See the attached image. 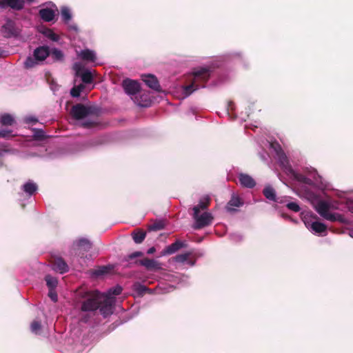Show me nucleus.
I'll return each mask as SVG.
<instances>
[{
	"instance_id": "6e6552de",
	"label": "nucleus",
	"mask_w": 353,
	"mask_h": 353,
	"mask_svg": "<svg viewBox=\"0 0 353 353\" xmlns=\"http://www.w3.org/2000/svg\"><path fill=\"white\" fill-rule=\"evenodd\" d=\"M75 76L80 77L83 83H90L92 82L93 75L92 72L84 69L83 65L80 62H76L72 65Z\"/></svg>"
},
{
	"instance_id": "f8f14e48",
	"label": "nucleus",
	"mask_w": 353,
	"mask_h": 353,
	"mask_svg": "<svg viewBox=\"0 0 353 353\" xmlns=\"http://www.w3.org/2000/svg\"><path fill=\"white\" fill-rule=\"evenodd\" d=\"M141 79L149 88H161L157 77L152 74H141Z\"/></svg>"
},
{
	"instance_id": "864d4df0",
	"label": "nucleus",
	"mask_w": 353,
	"mask_h": 353,
	"mask_svg": "<svg viewBox=\"0 0 353 353\" xmlns=\"http://www.w3.org/2000/svg\"><path fill=\"white\" fill-rule=\"evenodd\" d=\"M152 228L153 230H160L162 228V226L161 224H154L152 226Z\"/></svg>"
},
{
	"instance_id": "a211bd4d",
	"label": "nucleus",
	"mask_w": 353,
	"mask_h": 353,
	"mask_svg": "<svg viewBox=\"0 0 353 353\" xmlns=\"http://www.w3.org/2000/svg\"><path fill=\"white\" fill-rule=\"evenodd\" d=\"M78 56L83 60L87 62H94L97 60V56L94 51L90 49H85L81 50Z\"/></svg>"
},
{
	"instance_id": "7ed1b4c3",
	"label": "nucleus",
	"mask_w": 353,
	"mask_h": 353,
	"mask_svg": "<svg viewBox=\"0 0 353 353\" xmlns=\"http://www.w3.org/2000/svg\"><path fill=\"white\" fill-rule=\"evenodd\" d=\"M93 112L92 108L80 104L73 106L71 111L72 117L79 122L81 125L86 128L94 126L97 123Z\"/></svg>"
},
{
	"instance_id": "412c9836",
	"label": "nucleus",
	"mask_w": 353,
	"mask_h": 353,
	"mask_svg": "<svg viewBox=\"0 0 353 353\" xmlns=\"http://www.w3.org/2000/svg\"><path fill=\"white\" fill-rule=\"evenodd\" d=\"M243 205L240 198L236 196H232L230 201L228 202L226 210L228 212H232L236 210V208H239Z\"/></svg>"
},
{
	"instance_id": "a878e982",
	"label": "nucleus",
	"mask_w": 353,
	"mask_h": 353,
	"mask_svg": "<svg viewBox=\"0 0 353 353\" xmlns=\"http://www.w3.org/2000/svg\"><path fill=\"white\" fill-rule=\"evenodd\" d=\"M194 90H173V92L172 94L174 95V97L179 99H184L189 97L192 93V91Z\"/></svg>"
},
{
	"instance_id": "9b49d317",
	"label": "nucleus",
	"mask_w": 353,
	"mask_h": 353,
	"mask_svg": "<svg viewBox=\"0 0 353 353\" xmlns=\"http://www.w3.org/2000/svg\"><path fill=\"white\" fill-rule=\"evenodd\" d=\"M139 263L150 271H158L163 269L162 263L155 259L145 258L140 260Z\"/></svg>"
},
{
	"instance_id": "ddd939ff",
	"label": "nucleus",
	"mask_w": 353,
	"mask_h": 353,
	"mask_svg": "<svg viewBox=\"0 0 353 353\" xmlns=\"http://www.w3.org/2000/svg\"><path fill=\"white\" fill-rule=\"evenodd\" d=\"M185 246V244L181 241H176L174 243L167 246L161 253V256L170 255L175 253L181 248Z\"/></svg>"
},
{
	"instance_id": "39448f33",
	"label": "nucleus",
	"mask_w": 353,
	"mask_h": 353,
	"mask_svg": "<svg viewBox=\"0 0 353 353\" xmlns=\"http://www.w3.org/2000/svg\"><path fill=\"white\" fill-rule=\"evenodd\" d=\"M332 208L334 209H339V208L334 204L329 203L325 201H320L316 205V210L317 212L325 219L334 222L339 221L341 223L345 222L344 217L339 214L330 212V209Z\"/></svg>"
},
{
	"instance_id": "b1692460",
	"label": "nucleus",
	"mask_w": 353,
	"mask_h": 353,
	"mask_svg": "<svg viewBox=\"0 0 353 353\" xmlns=\"http://www.w3.org/2000/svg\"><path fill=\"white\" fill-rule=\"evenodd\" d=\"M22 190L28 194V196H32L37 190V185L35 183L32 181L26 182L23 186Z\"/></svg>"
},
{
	"instance_id": "052dcab7",
	"label": "nucleus",
	"mask_w": 353,
	"mask_h": 353,
	"mask_svg": "<svg viewBox=\"0 0 353 353\" xmlns=\"http://www.w3.org/2000/svg\"><path fill=\"white\" fill-rule=\"evenodd\" d=\"M349 234L352 238H353V230H350Z\"/></svg>"
},
{
	"instance_id": "f704fd0d",
	"label": "nucleus",
	"mask_w": 353,
	"mask_h": 353,
	"mask_svg": "<svg viewBox=\"0 0 353 353\" xmlns=\"http://www.w3.org/2000/svg\"><path fill=\"white\" fill-rule=\"evenodd\" d=\"M210 203V197L208 196H203L199 201V204L195 207L199 208V212L201 210H205Z\"/></svg>"
},
{
	"instance_id": "c756f323",
	"label": "nucleus",
	"mask_w": 353,
	"mask_h": 353,
	"mask_svg": "<svg viewBox=\"0 0 353 353\" xmlns=\"http://www.w3.org/2000/svg\"><path fill=\"white\" fill-rule=\"evenodd\" d=\"M50 55L54 61H63L64 57L62 51L57 48H53L51 51L50 50Z\"/></svg>"
},
{
	"instance_id": "7c9ffc66",
	"label": "nucleus",
	"mask_w": 353,
	"mask_h": 353,
	"mask_svg": "<svg viewBox=\"0 0 353 353\" xmlns=\"http://www.w3.org/2000/svg\"><path fill=\"white\" fill-rule=\"evenodd\" d=\"M145 238V232L142 231L132 233V239L136 243H141Z\"/></svg>"
},
{
	"instance_id": "c9c22d12",
	"label": "nucleus",
	"mask_w": 353,
	"mask_h": 353,
	"mask_svg": "<svg viewBox=\"0 0 353 353\" xmlns=\"http://www.w3.org/2000/svg\"><path fill=\"white\" fill-rule=\"evenodd\" d=\"M43 34L49 39L53 41H57L59 39V35L55 34L51 29H46L43 32Z\"/></svg>"
},
{
	"instance_id": "f257e3e1",
	"label": "nucleus",
	"mask_w": 353,
	"mask_h": 353,
	"mask_svg": "<svg viewBox=\"0 0 353 353\" xmlns=\"http://www.w3.org/2000/svg\"><path fill=\"white\" fill-rule=\"evenodd\" d=\"M77 296L81 299L82 312H94L98 308L101 314L107 317L113 313L114 297L105 296L98 291L79 290Z\"/></svg>"
},
{
	"instance_id": "0eeeda50",
	"label": "nucleus",
	"mask_w": 353,
	"mask_h": 353,
	"mask_svg": "<svg viewBox=\"0 0 353 353\" xmlns=\"http://www.w3.org/2000/svg\"><path fill=\"white\" fill-rule=\"evenodd\" d=\"M193 218L195 223L193 228L196 230H199L210 225L213 220V216L210 212H205L202 214H199V208H193Z\"/></svg>"
},
{
	"instance_id": "4468645a",
	"label": "nucleus",
	"mask_w": 353,
	"mask_h": 353,
	"mask_svg": "<svg viewBox=\"0 0 353 353\" xmlns=\"http://www.w3.org/2000/svg\"><path fill=\"white\" fill-rule=\"evenodd\" d=\"M334 194L339 197L341 203H344L347 210L353 213V200L347 198L345 192L335 190Z\"/></svg>"
},
{
	"instance_id": "680f3d73",
	"label": "nucleus",
	"mask_w": 353,
	"mask_h": 353,
	"mask_svg": "<svg viewBox=\"0 0 353 353\" xmlns=\"http://www.w3.org/2000/svg\"><path fill=\"white\" fill-rule=\"evenodd\" d=\"M174 288L172 285H170V286L169 287V290H167V291H166V292H170V291L172 290Z\"/></svg>"
},
{
	"instance_id": "4d7b16f0",
	"label": "nucleus",
	"mask_w": 353,
	"mask_h": 353,
	"mask_svg": "<svg viewBox=\"0 0 353 353\" xmlns=\"http://www.w3.org/2000/svg\"><path fill=\"white\" fill-rule=\"evenodd\" d=\"M47 81L49 82L50 85H52L54 83V80L51 78V77H48Z\"/></svg>"
},
{
	"instance_id": "423d86ee",
	"label": "nucleus",
	"mask_w": 353,
	"mask_h": 353,
	"mask_svg": "<svg viewBox=\"0 0 353 353\" xmlns=\"http://www.w3.org/2000/svg\"><path fill=\"white\" fill-rule=\"evenodd\" d=\"M211 70L209 68H199L194 69L192 74V82L190 85H182L181 88H204V83L210 77Z\"/></svg>"
},
{
	"instance_id": "13d9d810",
	"label": "nucleus",
	"mask_w": 353,
	"mask_h": 353,
	"mask_svg": "<svg viewBox=\"0 0 353 353\" xmlns=\"http://www.w3.org/2000/svg\"><path fill=\"white\" fill-rule=\"evenodd\" d=\"M260 156H261V158L262 160H263V161L267 160V158H266L267 154H260Z\"/></svg>"
},
{
	"instance_id": "6e6d98bb",
	"label": "nucleus",
	"mask_w": 353,
	"mask_h": 353,
	"mask_svg": "<svg viewBox=\"0 0 353 353\" xmlns=\"http://www.w3.org/2000/svg\"><path fill=\"white\" fill-rule=\"evenodd\" d=\"M250 117V113H247V112H246V115H245V116H244V115H243V114H242V115L241 116V119L245 121V120H246V118H247V117Z\"/></svg>"
},
{
	"instance_id": "37998d69",
	"label": "nucleus",
	"mask_w": 353,
	"mask_h": 353,
	"mask_svg": "<svg viewBox=\"0 0 353 353\" xmlns=\"http://www.w3.org/2000/svg\"><path fill=\"white\" fill-rule=\"evenodd\" d=\"M12 130H0V137L8 138L12 136Z\"/></svg>"
},
{
	"instance_id": "9d476101",
	"label": "nucleus",
	"mask_w": 353,
	"mask_h": 353,
	"mask_svg": "<svg viewBox=\"0 0 353 353\" xmlns=\"http://www.w3.org/2000/svg\"><path fill=\"white\" fill-rule=\"evenodd\" d=\"M25 6V0H0V8H10L14 10H21Z\"/></svg>"
},
{
	"instance_id": "603ef678",
	"label": "nucleus",
	"mask_w": 353,
	"mask_h": 353,
	"mask_svg": "<svg viewBox=\"0 0 353 353\" xmlns=\"http://www.w3.org/2000/svg\"><path fill=\"white\" fill-rule=\"evenodd\" d=\"M12 150L10 149H0V157L3 156L5 153H10Z\"/></svg>"
},
{
	"instance_id": "5701e85b",
	"label": "nucleus",
	"mask_w": 353,
	"mask_h": 353,
	"mask_svg": "<svg viewBox=\"0 0 353 353\" xmlns=\"http://www.w3.org/2000/svg\"><path fill=\"white\" fill-rule=\"evenodd\" d=\"M14 117L8 113L0 114V123L2 125L8 126L12 125L14 123Z\"/></svg>"
},
{
	"instance_id": "3c124183",
	"label": "nucleus",
	"mask_w": 353,
	"mask_h": 353,
	"mask_svg": "<svg viewBox=\"0 0 353 353\" xmlns=\"http://www.w3.org/2000/svg\"><path fill=\"white\" fill-rule=\"evenodd\" d=\"M107 272V268L105 267H102L95 272V274L97 276L103 275Z\"/></svg>"
},
{
	"instance_id": "c85d7f7f",
	"label": "nucleus",
	"mask_w": 353,
	"mask_h": 353,
	"mask_svg": "<svg viewBox=\"0 0 353 353\" xmlns=\"http://www.w3.org/2000/svg\"><path fill=\"white\" fill-rule=\"evenodd\" d=\"M263 194L266 199L272 201H274L277 197L275 190L271 186H266L263 189Z\"/></svg>"
},
{
	"instance_id": "393cba45",
	"label": "nucleus",
	"mask_w": 353,
	"mask_h": 353,
	"mask_svg": "<svg viewBox=\"0 0 353 353\" xmlns=\"http://www.w3.org/2000/svg\"><path fill=\"white\" fill-rule=\"evenodd\" d=\"M123 88H141V83L137 80L126 78L122 82Z\"/></svg>"
},
{
	"instance_id": "2f4dec72",
	"label": "nucleus",
	"mask_w": 353,
	"mask_h": 353,
	"mask_svg": "<svg viewBox=\"0 0 353 353\" xmlns=\"http://www.w3.org/2000/svg\"><path fill=\"white\" fill-rule=\"evenodd\" d=\"M45 280L49 289H55L58 283L57 279L55 277L47 275L45 277Z\"/></svg>"
},
{
	"instance_id": "ea45409f",
	"label": "nucleus",
	"mask_w": 353,
	"mask_h": 353,
	"mask_svg": "<svg viewBox=\"0 0 353 353\" xmlns=\"http://www.w3.org/2000/svg\"><path fill=\"white\" fill-rule=\"evenodd\" d=\"M41 323L38 321H35L31 323V326H30L31 331H32V332H33L36 334H39V332L41 330Z\"/></svg>"
},
{
	"instance_id": "2eb2a0df",
	"label": "nucleus",
	"mask_w": 353,
	"mask_h": 353,
	"mask_svg": "<svg viewBox=\"0 0 353 353\" xmlns=\"http://www.w3.org/2000/svg\"><path fill=\"white\" fill-rule=\"evenodd\" d=\"M34 56L36 60L43 61L50 56V49L48 46H40L34 50Z\"/></svg>"
},
{
	"instance_id": "e433bc0d",
	"label": "nucleus",
	"mask_w": 353,
	"mask_h": 353,
	"mask_svg": "<svg viewBox=\"0 0 353 353\" xmlns=\"http://www.w3.org/2000/svg\"><path fill=\"white\" fill-rule=\"evenodd\" d=\"M61 17L65 22H68L71 19L72 15L68 8H63L61 9Z\"/></svg>"
},
{
	"instance_id": "bf43d9fd",
	"label": "nucleus",
	"mask_w": 353,
	"mask_h": 353,
	"mask_svg": "<svg viewBox=\"0 0 353 353\" xmlns=\"http://www.w3.org/2000/svg\"><path fill=\"white\" fill-rule=\"evenodd\" d=\"M72 88H78V89H80V88H84V86H83L82 84H81V85H78V86L74 85Z\"/></svg>"
},
{
	"instance_id": "1a4fd4ad",
	"label": "nucleus",
	"mask_w": 353,
	"mask_h": 353,
	"mask_svg": "<svg viewBox=\"0 0 353 353\" xmlns=\"http://www.w3.org/2000/svg\"><path fill=\"white\" fill-rule=\"evenodd\" d=\"M1 32L6 38L16 37L19 34V30L16 27L15 22L11 19H8L6 23L2 26Z\"/></svg>"
},
{
	"instance_id": "0e129e2a",
	"label": "nucleus",
	"mask_w": 353,
	"mask_h": 353,
	"mask_svg": "<svg viewBox=\"0 0 353 353\" xmlns=\"http://www.w3.org/2000/svg\"><path fill=\"white\" fill-rule=\"evenodd\" d=\"M29 3H32L34 1H36V0H26Z\"/></svg>"
},
{
	"instance_id": "72a5a7b5",
	"label": "nucleus",
	"mask_w": 353,
	"mask_h": 353,
	"mask_svg": "<svg viewBox=\"0 0 353 353\" xmlns=\"http://www.w3.org/2000/svg\"><path fill=\"white\" fill-rule=\"evenodd\" d=\"M133 290L135 292H137L139 295H142L145 292L150 291L149 288H148L146 286H145L139 283H135L133 285Z\"/></svg>"
},
{
	"instance_id": "8fccbe9b",
	"label": "nucleus",
	"mask_w": 353,
	"mask_h": 353,
	"mask_svg": "<svg viewBox=\"0 0 353 353\" xmlns=\"http://www.w3.org/2000/svg\"><path fill=\"white\" fill-rule=\"evenodd\" d=\"M142 255H143V253H142L141 252H139V251H137V252H133V253L130 254L128 256V258H129L130 259H134V258H136V257L141 256H142Z\"/></svg>"
},
{
	"instance_id": "09e8293b",
	"label": "nucleus",
	"mask_w": 353,
	"mask_h": 353,
	"mask_svg": "<svg viewBox=\"0 0 353 353\" xmlns=\"http://www.w3.org/2000/svg\"><path fill=\"white\" fill-rule=\"evenodd\" d=\"M231 239L234 241H239L242 239V236L240 234L235 233L231 234Z\"/></svg>"
},
{
	"instance_id": "e2e57ef3",
	"label": "nucleus",
	"mask_w": 353,
	"mask_h": 353,
	"mask_svg": "<svg viewBox=\"0 0 353 353\" xmlns=\"http://www.w3.org/2000/svg\"><path fill=\"white\" fill-rule=\"evenodd\" d=\"M3 50L0 48V57L3 56Z\"/></svg>"
},
{
	"instance_id": "49530a36",
	"label": "nucleus",
	"mask_w": 353,
	"mask_h": 353,
	"mask_svg": "<svg viewBox=\"0 0 353 353\" xmlns=\"http://www.w3.org/2000/svg\"><path fill=\"white\" fill-rule=\"evenodd\" d=\"M84 90H70V94L74 98H78L81 96V92Z\"/></svg>"
},
{
	"instance_id": "58836bf2",
	"label": "nucleus",
	"mask_w": 353,
	"mask_h": 353,
	"mask_svg": "<svg viewBox=\"0 0 353 353\" xmlns=\"http://www.w3.org/2000/svg\"><path fill=\"white\" fill-rule=\"evenodd\" d=\"M286 207L291 211L297 212L300 211L301 208L299 204L296 202H288L286 203Z\"/></svg>"
},
{
	"instance_id": "4be33fe9",
	"label": "nucleus",
	"mask_w": 353,
	"mask_h": 353,
	"mask_svg": "<svg viewBox=\"0 0 353 353\" xmlns=\"http://www.w3.org/2000/svg\"><path fill=\"white\" fill-rule=\"evenodd\" d=\"M53 270L63 274L68 271V266L63 260L59 259L53 264Z\"/></svg>"
},
{
	"instance_id": "79ce46f5",
	"label": "nucleus",
	"mask_w": 353,
	"mask_h": 353,
	"mask_svg": "<svg viewBox=\"0 0 353 353\" xmlns=\"http://www.w3.org/2000/svg\"><path fill=\"white\" fill-rule=\"evenodd\" d=\"M34 137L36 139H43L45 137V132L42 130H36L34 133Z\"/></svg>"
},
{
	"instance_id": "aec40b11",
	"label": "nucleus",
	"mask_w": 353,
	"mask_h": 353,
	"mask_svg": "<svg viewBox=\"0 0 353 353\" xmlns=\"http://www.w3.org/2000/svg\"><path fill=\"white\" fill-rule=\"evenodd\" d=\"M239 179L241 185L244 187L251 188L255 185L254 180L248 174H239Z\"/></svg>"
},
{
	"instance_id": "69168bd1",
	"label": "nucleus",
	"mask_w": 353,
	"mask_h": 353,
	"mask_svg": "<svg viewBox=\"0 0 353 353\" xmlns=\"http://www.w3.org/2000/svg\"><path fill=\"white\" fill-rule=\"evenodd\" d=\"M88 320L86 319H83V321L86 322Z\"/></svg>"
},
{
	"instance_id": "20e7f679",
	"label": "nucleus",
	"mask_w": 353,
	"mask_h": 353,
	"mask_svg": "<svg viewBox=\"0 0 353 353\" xmlns=\"http://www.w3.org/2000/svg\"><path fill=\"white\" fill-rule=\"evenodd\" d=\"M125 90V94L140 107H149L152 103V97L154 92H159L163 90Z\"/></svg>"
},
{
	"instance_id": "6ab92c4d",
	"label": "nucleus",
	"mask_w": 353,
	"mask_h": 353,
	"mask_svg": "<svg viewBox=\"0 0 353 353\" xmlns=\"http://www.w3.org/2000/svg\"><path fill=\"white\" fill-rule=\"evenodd\" d=\"M40 17L46 22L52 21L55 16V12L50 8H43L39 11Z\"/></svg>"
},
{
	"instance_id": "de8ad7c7",
	"label": "nucleus",
	"mask_w": 353,
	"mask_h": 353,
	"mask_svg": "<svg viewBox=\"0 0 353 353\" xmlns=\"http://www.w3.org/2000/svg\"><path fill=\"white\" fill-rule=\"evenodd\" d=\"M288 199V196H279L276 198L274 201L279 203H287L289 202Z\"/></svg>"
},
{
	"instance_id": "a18cd8bd",
	"label": "nucleus",
	"mask_w": 353,
	"mask_h": 353,
	"mask_svg": "<svg viewBox=\"0 0 353 353\" xmlns=\"http://www.w3.org/2000/svg\"><path fill=\"white\" fill-rule=\"evenodd\" d=\"M48 296L52 301L56 302L57 301V294L54 289H49Z\"/></svg>"
},
{
	"instance_id": "f3484780",
	"label": "nucleus",
	"mask_w": 353,
	"mask_h": 353,
	"mask_svg": "<svg viewBox=\"0 0 353 353\" xmlns=\"http://www.w3.org/2000/svg\"><path fill=\"white\" fill-rule=\"evenodd\" d=\"M190 252H185L183 254L176 255L175 257L172 259V260L176 263H187L190 266H194L195 264V261H193L190 259Z\"/></svg>"
},
{
	"instance_id": "cd10ccee",
	"label": "nucleus",
	"mask_w": 353,
	"mask_h": 353,
	"mask_svg": "<svg viewBox=\"0 0 353 353\" xmlns=\"http://www.w3.org/2000/svg\"><path fill=\"white\" fill-rule=\"evenodd\" d=\"M314 180L315 183H321L320 188L322 190H328L330 188V183L325 181H323L322 177L319 176L316 171L314 172Z\"/></svg>"
},
{
	"instance_id": "a19ab883",
	"label": "nucleus",
	"mask_w": 353,
	"mask_h": 353,
	"mask_svg": "<svg viewBox=\"0 0 353 353\" xmlns=\"http://www.w3.org/2000/svg\"><path fill=\"white\" fill-rule=\"evenodd\" d=\"M26 68H32L36 64L34 59L30 57H28L24 63Z\"/></svg>"
},
{
	"instance_id": "4c0bfd02",
	"label": "nucleus",
	"mask_w": 353,
	"mask_h": 353,
	"mask_svg": "<svg viewBox=\"0 0 353 353\" xmlns=\"http://www.w3.org/2000/svg\"><path fill=\"white\" fill-rule=\"evenodd\" d=\"M122 288L120 286H117L113 288H110L105 296H110L114 297V295H119L121 293Z\"/></svg>"
},
{
	"instance_id": "dca6fc26",
	"label": "nucleus",
	"mask_w": 353,
	"mask_h": 353,
	"mask_svg": "<svg viewBox=\"0 0 353 353\" xmlns=\"http://www.w3.org/2000/svg\"><path fill=\"white\" fill-rule=\"evenodd\" d=\"M307 229L314 234H322L326 232L327 226L316 221L312 222V224L307 225Z\"/></svg>"
},
{
	"instance_id": "5fc2aeb1",
	"label": "nucleus",
	"mask_w": 353,
	"mask_h": 353,
	"mask_svg": "<svg viewBox=\"0 0 353 353\" xmlns=\"http://www.w3.org/2000/svg\"><path fill=\"white\" fill-rule=\"evenodd\" d=\"M155 250H156L155 248L154 247H152V248H149L148 250L147 253L148 254H153L155 252Z\"/></svg>"
},
{
	"instance_id": "f03ea898",
	"label": "nucleus",
	"mask_w": 353,
	"mask_h": 353,
	"mask_svg": "<svg viewBox=\"0 0 353 353\" xmlns=\"http://www.w3.org/2000/svg\"><path fill=\"white\" fill-rule=\"evenodd\" d=\"M270 148L273 149L276 155L277 161L283 171L290 178L303 181L307 183H310V180L307 179L303 176L299 174L292 167L290 161L286 154L281 150V146L276 142L267 141L266 143Z\"/></svg>"
},
{
	"instance_id": "bb28decb",
	"label": "nucleus",
	"mask_w": 353,
	"mask_h": 353,
	"mask_svg": "<svg viewBox=\"0 0 353 353\" xmlns=\"http://www.w3.org/2000/svg\"><path fill=\"white\" fill-rule=\"evenodd\" d=\"M75 244L78 248L83 250L84 251H88L92 247L90 241L84 238L77 240L75 242Z\"/></svg>"
},
{
	"instance_id": "c03bdc74",
	"label": "nucleus",
	"mask_w": 353,
	"mask_h": 353,
	"mask_svg": "<svg viewBox=\"0 0 353 353\" xmlns=\"http://www.w3.org/2000/svg\"><path fill=\"white\" fill-rule=\"evenodd\" d=\"M24 121L26 123L35 124L37 122V119L34 116H28L24 118Z\"/></svg>"
},
{
	"instance_id": "473e14b6",
	"label": "nucleus",
	"mask_w": 353,
	"mask_h": 353,
	"mask_svg": "<svg viewBox=\"0 0 353 353\" xmlns=\"http://www.w3.org/2000/svg\"><path fill=\"white\" fill-rule=\"evenodd\" d=\"M313 216L312 212H305L302 213V220L307 228V225L312 224L314 221L312 220Z\"/></svg>"
}]
</instances>
